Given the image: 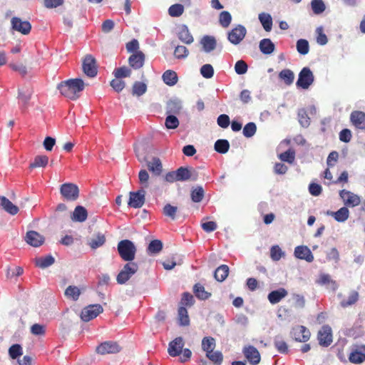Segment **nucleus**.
Masks as SVG:
<instances>
[{
    "instance_id": "1",
    "label": "nucleus",
    "mask_w": 365,
    "mask_h": 365,
    "mask_svg": "<svg viewBox=\"0 0 365 365\" xmlns=\"http://www.w3.org/2000/svg\"><path fill=\"white\" fill-rule=\"evenodd\" d=\"M84 88V83L80 78L69 79L62 82L58 86V89L65 97L76 100L79 96V93Z\"/></svg>"
},
{
    "instance_id": "2",
    "label": "nucleus",
    "mask_w": 365,
    "mask_h": 365,
    "mask_svg": "<svg viewBox=\"0 0 365 365\" xmlns=\"http://www.w3.org/2000/svg\"><path fill=\"white\" fill-rule=\"evenodd\" d=\"M118 251L123 259L130 262L135 258L136 248L131 241L124 240L119 242Z\"/></svg>"
},
{
    "instance_id": "3",
    "label": "nucleus",
    "mask_w": 365,
    "mask_h": 365,
    "mask_svg": "<svg viewBox=\"0 0 365 365\" xmlns=\"http://www.w3.org/2000/svg\"><path fill=\"white\" fill-rule=\"evenodd\" d=\"M138 266L135 262L126 263L116 277V281L119 284H125L131 277L137 272Z\"/></svg>"
},
{
    "instance_id": "4",
    "label": "nucleus",
    "mask_w": 365,
    "mask_h": 365,
    "mask_svg": "<svg viewBox=\"0 0 365 365\" xmlns=\"http://www.w3.org/2000/svg\"><path fill=\"white\" fill-rule=\"evenodd\" d=\"M314 80V76L312 71L308 67H304L299 73L296 85L303 89H308L313 83Z\"/></svg>"
},
{
    "instance_id": "5",
    "label": "nucleus",
    "mask_w": 365,
    "mask_h": 365,
    "mask_svg": "<svg viewBox=\"0 0 365 365\" xmlns=\"http://www.w3.org/2000/svg\"><path fill=\"white\" fill-rule=\"evenodd\" d=\"M82 68L83 73L88 77L96 76L98 69L96 58L91 54H87L83 58Z\"/></svg>"
},
{
    "instance_id": "6",
    "label": "nucleus",
    "mask_w": 365,
    "mask_h": 365,
    "mask_svg": "<svg viewBox=\"0 0 365 365\" xmlns=\"http://www.w3.org/2000/svg\"><path fill=\"white\" fill-rule=\"evenodd\" d=\"M60 192L65 199L70 201L76 200L79 195L78 186L71 182L63 184L61 186Z\"/></svg>"
},
{
    "instance_id": "7",
    "label": "nucleus",
    "mask_w": 365,
    "mask_h": 365,
    "mask_svg": "<svg viewBox=\"0 0 365 365\" xmlns=\"http://www.w3.org/2000/svg\"><path fill=\"white\" fill-rule=\"evenodd\" d=\"M103 310V307L100 304L88 305L81 311V318L83 322H88L96 318Z\"/></svg>"
},
{
    "instance_id": "8",
    "label": "nucleus",
    "mask_w": 365,
    "mask_h": 365,
    "mask_svg": "<svg viewBox=\"0 0 365 365\" xmlns=\"http://www.w3.org/2000/svg\"><path fill=\"white\" fill-rule=\"evenodd\" d=\"M11 26L13 31L23 35L29 34L31 29V25L28 21H24L19 17H13L11 19Z\"/></svg>"
},
{
    "instance_id": "9",
    "label": "nucleus",
    "mask_w": 365,
    "mask_h": 365,
    "mask_svg": "<svg viewBox=\"0 0 365 365\" xmlns=\"http://www.w3.org/2000/svg\"><path fill=\"white\" fill-rule=\"evenodd\" d=\"M128 205L133 208H140L143 206L145 201V191L143 189L137 192H130Z\"/></svg>"
},
{
    "instance_id": "10",
    "label": "nucleus",
    "mask_w": 365,
    "mask_h": 365,
    "mask_svg": "<svg viewBox=\"0 0 365 365\" xmlns=\"http://www.w3.org/2000/svg\"><path fill=\"white\" fill-rule=\"evenodd\" d=\"M120 351V346L118 344L117 342L115 341H105L103 343H101L96 348L97 353L102 355L115 354L119 352Z\"/></svg>"
},
{
    "instance_id": "11",
    "label": "nucleus",
    "mask_w": 365,
    "mask_h": 365,
    "mask_svg": "<svg viewBox=\"0 0 365 365\" xmlns=\"http://www.w3.org/2000/svg\"><path fill=\"white\" fill-rule=\"evenodd\" d=\"M246 35V29L241 25L233 29L228 34V39L230 43L237 45L240 43Z\"/></svg>"
},
{
    "instance_id": "12",
    "label": "nucleus",
    "mask_w": 365,
    "mask_h": 365,
    "mask_svg": "<svg viewBox=\"0 0 365 365\" xmlns=\"http://www.w3.org/2000/svg\"><path fill=\"white\" fill-rule=\"evenodd\" d=\"M318 340L321 346H328L331 344L332 342V334L330 327H322L318 332Z\"/></svg>"
},
{
    "instance_id": "13",
    "label": "nucleus",
    "mask_w": 365,
    "mask_h": 365,
    "mask_svg": "<svg viewBox=\"0 0 365 365\" xmlns=\"http://www.w3.org/2000/svg\"><path fill=\"white\" fill-rule=\"evenodd\" d=\"M184 344V340L182 337L175 338L168 344V352L169 355L171 356H179L182 351Z\"/></svg>"
},
{
    "instance_id": "14",
    "label": "nucleus",
    "mask_w": 365,
    "mask_h": 365,
    "mask_svg": "<svg viewBox=\"0 0 365 365\" xmlns=\"http://www.w3.org/2000/svg\"><path fill=\"white\" fill-rule=\"evenodd\" d=\"M243 353L252 365H257L259 363L261 359L260 354L255 346H248L245 347Z\"/></svg>"
},
{
    "instance_id": "15",
    "label": "nucleus",
    "mask_w": 365,
    "mask_h": 365,
    "mask_svg": "<svg viewBox=\"0 0 365 365\" xmlns=\"http://www.w3.org/2000/svg\"><path fill=\"white\" fill-rule=\"evenodd\" d=\"M292 335L296 341L305 342L310 338V331L304 326H297L293 328Z\"/></svg>"
},
{
    "instance_id": "16",
    "label": "nucleus",
    "mask_w": 365,
    "mask_h": 365,
    "mask_svg": "<svg viewBox=\"0 0 365 365\" xmlns=\"http://www.w3.org/2000/svg\"><path fill=\"white\" fill-rule=\"evenodd\" d=\"M339 195L346 205L355 207L361 202L360 197L350 191L343 190L340 192Z\"/></svg>"
},
{
    "instance_id": "17",
    "label": "nucleus",
    "mask_w": 365,
    "mask_h": 365,
    "mask_svg": "<svg viewBox=\"0 0 365 365\" xmlns=\"http://www.w3.org/2000/svg\"><path fill=\"white\" fill-rule=\"evenodd\" d=\"M44 237L43 235L36 231H29L26 232L25 241L32 247H39L44 242Z\"/></svg>"
},
{
    "instance_id": "18",
    "label": "nucleus",
    "mask_w": 365,
    "mask_h": 365,
    "mask_svg": "<svg viewBox=\"0 0 365 365\" xmlns=\"http://www.w3.org/2000/svg\"><path fill=\"white\" fill-rule=\"evenodd\" d=\"M294 256L300 259H304L308 262H312L314 260V256L309 250V248L307 246H297L294 249Z\"/></svg>"
},
{
    "instance_id": "19",
    "label": "nucleus",
    "mask_w": 365,
    "mask_h": 365,
    "mask_svg": "<svg viewBox=\"0 0 365 365\" xmlns=\"http://www.w3.org/2000/svg\"><path fill=\"white\" fill-rule=\"evenodd\" d=\"M175 172L178 181H185L190 179L196 180L197 178V173L194 170H190L184 167H180Z\"/></svg>"
},
{
    "instance_id": "20",
    "label": "nucleus",
    "mask_w": 365,
    "mask_h": 365,
    "mask_svg": "<svg viewBox=\"0 0 365 365\" xmlns=\"http://www.w3.org/2000/svg\"><path fill=\"white\" fill-rule=\"evenodd\" d=\"M200 44L202 46V49L206 53H210L215 49L216 48V40L213 36H205L200 40Z\"/></svg>"
},
{
    "instance_id": "21",
    "label": "nucleus",
    "mask_w": 365,
    "mask_h": 365,
    "mask_svg": "<svg viewBox=\"0 0 365 365\" xmlns=\"http://www.w3.org/2000/svg\"><path fill=\"white\" fill-rule=\"evenodd\" d=\"M352 123L359 129H365V113L361 111H354L351 114Z\"/></svg>"
},
{
    "instance_id": "22",
    "label": "nucleus",
    "mask_w": 365,
    "mask_h": 365,
    "mask_svg": "<svg viewBox=\"0 0 365 365\" xmlns=\"http://www.w3.org/2000/svg\"><path fill=\"white\" fill-rule=\"evenodd\" d=\"M88 217L87 210L83 206H77L73 212L71 218L74 222H83Z\"/></svg>"
},
{
    "instance_id": "23",
    "label": "nucleus",
    "mask_w": 365,
    "mask_h": 365,
    "mask_svg": "<svg viewBox=\"0 0 365 365\" xmlns=\"http://www.w3.org/2000/svg\"><path fill=\"white\" fill-rule=\"evenodd\" d=\"M0 207L8 213L13 215L17 214L19 212L18 207L14 205L9 199L4 196L0 197Z\"/></svg>"
},
{
    "instance_id": "24",
    "label": "nucleus",
    "mask_w": 365,
    "mask_h": 365,
    "mask_svg": "<svg viewBox=\"0 0 365 365\" xmlns=\"http://www.w3.org/2000/svg\"><path fill=\"white\" fill-rule=\"evenodd\" d=\"M317 282L322 285H325L327 289L332 291H335L338 288L337 283L327 274H321Z\"/></svg>"
},
{
    "instance_id": "25",
    "label": "nucleus",
    "mask_w": 365,
    "mask_h": 365,
    "mask_svg": "<svg viewBox=\"0 0 365 365\" xmlns=\"http://www.w3.org/2000/svg\"><path fill=\"white\" fill-rule=\"evenodd\" d=\"M105 242L106 237L104 234L98 232L88 240V243L93 250H96L98 247H101Z\"/></svg>"
},
{
    "instance_id": "26",
    "label": "nucleus",
    "mask_w": 365,
    "mask_h": 365,
    "mask_svg": "<svg viewBox=\"0 0 365 365\" xmlns=\"http://www.w3.org/2000/svg\"><path fill=\"white\" fill-rule=\"evenodd\" d=\"M287 291L284 288H280L277 290L271 292L268 294V299L271 304H277L282 299L284 298L287 295Z\"/></svg>"
},
{
    "instance_id": "27",
    "label": "nucleus",
    "mask_w": 365,
    "mask_h": 365,
    "mask_svg": "<svg viewBox=\"0 0 365 365\" xmlns=\"http://www.w3.org/2000/svg\"><path fill=\"white\" fill-rule=\"evenodd\" d=\"M349 361L354 364H360L365 361V347L353 351L349 355Z\"/></svg>"
},
{
    "instance_id": "28",
    "label": "nucleus",
    "mask_w": 365,
    "mask_h": 365,
    "mask_svg": "<svg viewBox=\"0 0 365 365\" xmlns=\"http://www.w3.org/2000/svg\"><path fill=\"white\" fill-rule=\"evenodd\" d=\"M128 61L130 66L135 69H138L143 66L144 55L142 52H137L130 56Z\"/></svg>"
},
{
    "instance_id": "29",
    "label": "nucleus",
    "mask_w": 365,
    "mask_h": 365,
    "mask_svg": "<svg viewBox=\"0 0 365 365\" xmlns=\"http://www.w3.org/2000/svg\"><path fill=\"white\" fill-rule=\"evenodd\" d=\"M259 50L264 54H271L274 51V44L269 38H264L259 42Z\"/></svg>"
},
{
    "instance_id": "30",
    "label": "nucleus",
    "mask_w": 365,
    "mask_h": 365,
    "mask_svg": "<svg viewBox=\"0 0 365 365\" xmlns=\"http://www.w3.org/2000/svg\"><path fill=\"white\" fill-rule=\"evenodd\" d=\"M178 37L181 41L186 44H190L194 41L192 36L190 34L188 30V28L185 25L180 28Z\"/></svg>"
},
{
    "instance_id": "31",
    "label": "nucleus",
    "mask_w": 365,
    "mask_h": 365,
    "mask_svg": "<svg viewBox=\"0 0 365 365\" xmlns=\"http://www.w3.org/2000/svg\"><path fill=\"white\" fill-rule=\"evenodd\" d=\"M163 80L164 83L170 86H173L175 85L178 82V76L177 73L171 70L166 71L163 74Z\"/></svg>"
},
{
    "instance_id": "32",
    "label": "nucleus",
    "mask_w": 365,
    "mask_h": 365,
    "mask_svg": "<svg viewBox=\"0 0 365 365\" xmlns=\"http://www.w3.org/2000/svg\"><path fill=\"white\" fill-rule=\"evenodd\" d=\"M182 108V102L179 99H173L167 103V113H178Z\"/></svg>"
},
{
    "instance_id": "33",
    "label": "nucleus",
    "mask_w": 365,
    "mask_h": 365,
    "mask_svg": "<svg viewBox=\"0 0 365 365\" xmlns=\"http://www.w3.org/2000/svg\"><path fill=\"white\" fill-rule=\"evenodd\" d=\"M148 168L154 175H159L163 170L162 164L159 158H154L150 162H148Z\"/></svg>"
},
{
    "instance_id": "34",
    "label": "nucleus",
    "mask_w": 365,
    "mask_h": 365,
    "mask_svg": "<svg viewBox=\"0 0 365 365\" xmlns=\"http://www.w3.org/2000/svg\"><path fill=\"white\" fill-rule=\"evenodd\" d=\"M259 20L266 31H270L272 26V19L270 14L267 13H261L259 14Z\"/></svg>"
},
{
    "instance_id": "35",
    "label": "nucleus",
    "mask_w": 365,
    "mask_h": 365,
    "mask_svg": "<svg viewBox=\"0 0 365 365\" xmlns=\"http://www.w3.org/2000/svg\"><path fill=\"white\" fill-rule=\"evenodd\" d=\"M279 78L284 81L286 85H291L294 80V74L292 71L289 69H283L279 73Z\"/></svg>"
},
{
    "instance_id": "36",
    "label": "nucleus",
    "mask_w": 365,
    "mask_h": 365,
    "mask_svg": "<svg viewBox=\"0 0 365 365\" xmlns=\"http://www.w3.org/2000/svg\"><path fill=\"white\" fill-rule=\"evenodd\" d=\"M81 294V289L76 286H68L64 292L65 296L73 301L78 300Z\"/></svg>"
},
{
    "instance_id": "37",
    "label": "nucleus",
    "mask_w": 365,
    "mask_h": 365,
    "mask_svg": "<svg viewBox=\"0 0 365 365\" xmlns=\"http://www.w3.org/2000/svg\"><path fill=\"white\" fill-rule=\"evenodd\" d=\"M228 273L229 267L225 264H222L216 269L214 277L217 281L222 282L227 278Z\"/></svg>"
},
{
    "instance_id": "38",
    "label": "nucleus",
    "mask_w": 365,
    "mask_h": 365,
    "mask_svg": "<svg viewBox=\"0 0 365 365\" xmlns=\"http://www.w3.org/2000/svg\"><path fill=\"white\" fill-rule=\"evenodd\" d=\"M55 262V259L51 255H47L44 257L37 258L35 260L36 265L41 269H45L52 265Z\"/></svg>"
},
{
    "instance_id": "39",
    "label": "nucleus",
    "mask_w": 365,
    "mask_h": 365,
    "mask_svg": "<svg viewBox=\"0 0 365 365\" xmlns=\"http://www.w3.org/2000/svg\"><path fill=\"white\" fill-rule=\"evenodd\" d=\"M147 91V86L145 83L136 81L132 88V93L133 96H140Z\"/></svg>"
},
{
    "instance_id": "40",
    "label": "nucleus",
    "mask_w": 365,
    "mask_h": 365,
    "mask_svg": "<svg viewBox=\"0 0 365 365\" xmlns=\"http://www.w3.org/2000/svg\"><path fill=\"white\" fill-rule=\"evenodd\" d=\"M349 216V210L343 207L340 208L338 211L335 212L334 214V217L337 222H343L346 221Z\"/></svg>"
},
{
    "instance_id": "41",
    "label": "nucleus",
    "mask_w": 365,
    "mask_h": 365,
    "mask_svg": "<svg viewBox=\"0 0 365 365\" xmlns=\"http://www.w3.org/2000/svg\"><path fill=\"white\" fill-rule=\"evenodd\" d=\"M202 348L206 354L215 348V340L212 337H205L202 341Z\"/></svg>"
},
{
    "instance_id": "42",
    "label": "nucleus",
    "mask_w": 365,
    "mask_h": 365,
    "mask_svg": "<svg viewBox=\"0 0 365 365\" xmlns=\"http://www.w3.org/2000/svg\"><path fill=\"white\" fill-rule=\"evenodd\" d=\"M229 148L230 144L227 140H217L215 143V150L220 153H226Z\"/></svg>"
},
{
    "instance_id": "43",
    "label": "nucleus",
    "mask_w": 365,
    "mask_h": 365,
    "mask_svg": "<svg viewBox=\"0 0 365 365\" xmlns=\"http://www.w3.org/2000/svg\"><path fill=\"white\" fill-rule=\"evenodd\" d=\"M194 292L197 297L200 299H207L211 295L210 293L206 292L202 285L197 284L194 287Z\"/></svg>"
},
{
    "instance_id": "44",
    "label": "nucleus",
    "mask_w": 365,
    "mask_h": 365,
    "mask_svg": "<svg viewBox=\"0 0 365 365\" xmlns=\"http://www.w3.org/2000/svg\"><path fill=\"white\" fill-rule=\"evenodd\" d=\"M48 163V158L46 155H38L30 165L31 168L46 167Z\"/></svg>"
},
{
    "instance_id": "45",
    "label": "nucleus",
    "mask_w": 365,
    "mask_h": 365,
    "mask_svg": "<svg viewBox=\"0 0 365 365\" xmlns=\"http://www.w3.org/2000/svg\"><path fill=\"white\" fill-rule=\"evenodd\" d=\"M178 319L180 325L187 326L190 323L187 311L185 307H180L178 309Z\"/></svg>"
},
{
    "instance_id": "46",
    "label": "nucleus",
    "mask_w": 365,
    "mask_h": 365,
    "mask_svg": "<svg viewBox=\"0 0 365 365\" xmlns=\"http://www.w3.org/2000/svg\"><path fill=\"white\" fill-rule=\"evenodd\" d=\"M9 354L11 359H18L23 355L22 347L19 344H14L9 348Z\"/></svg>"
},
{
    "instance_id": "47",
    "label": "nucleus",
    "mask_w": 365,
    "mask_h": 365,
    "mask_svg": "<svg viewBox=\"0 0 365 365\" xmlns=\"http://www.w3.org/2000/svg\"><path fill=\"white\" fill-rule=\"evenodd\" d=\"M184 6L180 4H175L170 6L168 14L172 17H178L183 14Z\"/></svg>"
},
{
    "instance_id": "48",
    "label": "nucleus",
    "mask_w": 365,
    "mask_h": 365,
    "mask_svg": "<svg viewBox=\"0 0 365 365\" xmlns=\"http://www.w3.org/2000/svg\"><path fill=\"white\" fill-rule=\"evenodd\" d=\"M131 74V70L126 67L122 66L114 70L113 75L116 78H122L129 77Z\"/></svg>"
},
{
    "instance_id": "49",
    "label": "nucleus",
    "mask_w": 365,
    "mask_h": 365,
    "mask_svg": "<svg viewBox=\"0 0 365 365\" xmlns=\"http://www.w3.org/2000/svg\"><path fill=\"white\" fill-rule=\"evenodd\" d=\"M206 356L210 361L217 364H220L223 359L222 354L219 351H211L207 353Z\"/></svg>"
},
{
    "instance_id": "50",
    "label": "nucleus",
    "mask_w": 365,
    "mask_h": 365,
    "mask_svg": "<svg viewBox=\"0 0 365 365\" xmlns=\"http://www.w3.org/2000/svg\"><path fill=\"white\" fill-rule=\"evenodd\" d=\"M297 51L302 55H306L309 53V43L305 39H299L297 42Z\"/></svg>"
},
{
    "instance_id": "51",
    "label": "nucleus",
    "mask_w": 365,
    "mask_h": 365,
    "mask_svg": "<svg viewBox=\"0 0 365 365\" xmlns=\"http://www.w3.org/2000/svg\"><path fill=\"white\" fill-rule=\"evenodd\" d=\"M284 256V252L278 245L272 246L270 250V257L272 260L278 261Z\"/></svg>"
},
{
    "instance_id": "52",
    "label": "nucleus",
    "mask_w": 365,
    "mask_h": 365,
    "mask_svg": "<svg viewBox=\"0 0 365 365\" xmlns=\"http://www.w3.org/2000/svg\"><path fill=\"white\" fill-rule=\"evenodd\" d=\"M163 248V243L160 240H155L149 244L148 250L151 254H157L161 251Z\"/></svg>"
},
{
    "instance_id": "53",
    "label": "nucleus",
    "mask_w": 365,
    "mask_h": 365,
    "mask_svg": "<svg viewBox=\"0 0 365 365\" xmlns=\"http://www.w3.org/2000/svg\"><path fill=\"white\" fill-rule=\"evenodd\" d=\"M279 158L284 162L292 163L295 158L294 151L289 149L288 150L279 155Z\"/></svg>"
},
{
    "instance_id": "54",
    "label": "nucleus",
    "mask_w": 365,
    "mask_h": 365,
    "mask_svg": "<svg viewBox=\"0 0 365 365\" xmlns=\"http://www.w3.org/2000/svg\"><path fill=\"white\" fill-rule=\"evenodd\" d=\"M204 197V190L202 187H197L191 192V199L195 202H200Z\"/></svg>"
},
{
    "instance_id": "55",
    "label": "nucleus",
    "mask_w": 365,
    "mask_h": 365,
    "mask_svg": "<svg viewBox=\"0 0 365 365\" xmlns=\"http://www.w3.org/2000/svg\"><path fill=\"white\" fill-rule=\"evenodd\" d=\"M165 125L168 129H175L178 127L179 120L175 115H169L165 118Z\"/></svg>"
},
{
    "instance_id": "56",
    "label": "nucleus",
    "mask_w": 365,
    "mask_h": 365,
    "mask_svg": "<svg viewBox=\"0 0 365 365\" xmlns=\"http://www.w3.org/2000/svg\"><path fill=\"white\" fill-rule=\"evenodd\" d=\"M274 346L280 353L285 354L288 351L287 343L279 336L274 339Z\"/></svg>"
},
{
    "instance_id": "57",
    "label": "nucleus",
    "mask_w": 365,
    "mask_h": 365,
    "mask_svg": "<svg viewBox=\"0 0 365 365\" xmlns=\"http://www.w3.org/2000/svg\"><path fill=\"white\" fill-rule=\"evenodd\" d=\"M201 75L205 78H210L214 75L213 67L210 64H205L200 68Z\"/></svg>"
},
{
    "instance_id": "58",
    "label": "nucleus",
    "mask_w": 365,
    "mask_h": 365,
    "mask_svg": "<svg viewBox=\"0 0 365 365\" xmlns=\"http://www.w3.org/2000/svg\"><path fill=\"white\" fill-rule=\"evenodd\" d=\"M110 86L113 88L114 91L119 93L123 90L125 86V83L124 81L120 78H115L113 79L110 83Z\"/></svg>"
},
{
    "instance_id": "59",
    "label": "nucleus",
    "mask_w": 365,
    "mask_h": 365,
    "mask_svg": "<svg viewBox=\"0 0 365 365\" xmlns=\"http://www.w3.org/2000/svg\"><path fill=\"white\" fill-rule=\"evenodd\" d=\"M257 130L256 125L254 123H249L243 128V134L247 138L253 136Z\"/></svg>"
},
{
    "instance_id": "60",
    "label": "nucleus",
    "mask_w": 365,
    "mask_h": 365,
    "mask_svg": "<svg viewBox=\"0 0 365 365\" xmlns=\"http://www.w3.org/2000/svg\"><path fill=\"white\" fill-rule=\"evenodd\" d=\"M178 211V207L173 206L170 204H167L163 207V214L168 217H170L172 220L175 219V215Z\"/></svg>"
},
{
    "instance_id": "61",
    "label": "nucleus",
    "mask_w": 365,
    "mask_h": 365,
    "mask_svg": "<svg viewBox=\"0 0 365 365\" xmlns=\"http://www.w3.org/2000/svg\"><path fill=\"white\" fill-rule=\"evenodd\" d=\"M312 8L315 14H321L325 10V5L322 0H312Z\"/></svg>"
},
{
    "instance_id": "62",
    "label": "nucleus",
    "mask_w": 365,
    "mask_h": 365,
    "mask_svg": "<svg viewBox=\"0 0 365 365\" xmlns=\"http://www.w3.org/2000/svg\"><path fill=\"white\" fill-rule=\"evenodd\" d=\"M232 20V16L228 11H222L220 14V24L226 28L227 27Z\"/></svg>"
},
{
    "instance_id": "63",
    "label": "nucleus",
    "mask_w": 365,
    "mask_h": 365,
    "mask_svg": "<svg viewBox=\"0 0 365 365\" xmlns=\"http://www.w3.org/2000/svg\"><path fill=\"white\" fill-rule=\"evenodd\" d=\"M189 51L184 46H178L174 51V55L178 58H185L188 56Z\"/></svg>"
},
{
    "instance_id": "64",
    "label": "nucleus",
    "mask_w": 365,
    "mask_h": 365,
    "mask_svg": "<svg viewBox=\"0 0 365 365\" xmlns=\"http://www.w3.org/2000/svg\"><path fill=\"white\" fill-rule=\"evenodd\" d=\"M235 71L239 75H243L247 71V65L242 61H237L235 65Z\"/></svg>"
}]
</instances>
